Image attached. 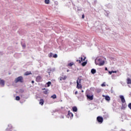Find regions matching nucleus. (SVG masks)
Wrapping results in <instances>:
<instances>
[{"mask_svg": "<svg viewBox=\"0 0 131 131\" xmlns=\"http://www.w3.org/2000/svg\"><path fill=\"white\" fill-rule=\"evenodd\" d=\"M97 120L99 123H102L103 122V117L99 116L97 118Z\"/></svg>", "mask_w": 131, "mask_h": 131, "instance_id": "423d86ee", "label": "nucleus"}, {"mask_svg": "<svg viewBox=\"0 0 131 131\" xmlns=\"http://www.w3.org/2000/svg\"><path fill=\"white\" fill-rule=\"evenodd\" d=\"M22 47H23V48H25V45H24V44H23V45H22Z\"/></svg>", "mask_w": 131, "mask_h": 131, "instance_id": "f704fd0d", "label": "nucleus"}, {"mask_svg": "<svg viewBox=\"0 0 131 131\" xmlns=\"http://www.w3.org/2000/svg\"><path fill=\"white\" fill-rule=\"evenodd\" d=\"M62 118H64V117L62 116Z\"/></svg>", "mask_w": 131, "mask_h": 131, "instance_id": "37998d69", "label": "nucleus"}, {"mask_svg": "<svg viewBox=\"0 0 131 131\" xmlns=\"http://www.w3.org/2000/svg\"><path fill=\"white\" fill-rule=\"evenodd\" d=\"M108 73L110 75L112 74V71H108Z\"/></svg>", "mask_w": 131, "mask_h": 131, "instance_id": "473e14b6", "label": "nucleus"}, {"mask_svg": "<svg viewBox=\"0 0 131 131\" xmlns=\"http://www.w3.org/2000/svg\"><path fill=\"white\" fill-rule=\"evenodd\" d=\"M119 97H120V98L121 100L122 103L124 104V103H125V99H124V96H123V95H120Z\"/></svg>", "mask_w": 131, "mask_h": 131, "instance_id": "0eeeda50", "label": "nucleus"}, {"mask_svg": "<svg viewBox=\"0 0 131 131\" xmlns=\"http://www.w3.org/2000/svg\"><path fill=\"white\" fill-rule=\"evenodd\" d=\"M49 57L50 58H52V57H53V53H50L49 54Z\"/></svg>", "mask_w": 131, "mask_h": 131, "instance_id": "bb28decb", "label": "nucleus"}, {"mask_svg": "<svg viewBox=\"0 0 131 131\" xmlns=\"http://www.w3.org/2000/svg\"><path fill=\"white\" fill-rule=\"evenodd\" d=\"M112 73H117V71H112Z\"/></svg>", "mask_w": 131, "mask_h": 131, "instance_id": "7c9ffc66", "label": "nucleus"}, {"mask_svg": "<svg viewBox=\"0 0 131 131\" xmlns=\"http://www.w3.org/2000/svg\"><path fill=\"white\" fill-rule=\"evenodd\" d=\"M128 86L129 88H131L130 85H128Z\"/></svg>", "mask_w": 131, "mask_h": 131, "instance_id": "4c0bfd02", "label": "nucleus"}, {"mask_svg": "<svg viewBox=\"0 0 131 131\" xmlns=\"http://www.w3.org/2000/svg\"><path fill=\"white\" fill-rule=\"evenodd\" d=\"M44 94H48V90H46V91H44Z\"/></svg>", "mask_w": 131, "mask_h": 131, "instance_id": "2f4dec72", "label": "nucleus"}, {"mask_svg": "<svg viewBox=\"0 0 131 131\" xmlns=\"http://www.w3.org/2000/svg\"><path fill=\"white\" fill-rule=\"evenodd\" d=\"M31 82H32V83H33V80H32V81H31Z\"/></svg>", "mask_w": 131, "mask_h": 131, "instance_id": "a19ab883", "label": "nucleus"}, {"mask_svg": "<svg viewBox=\"0 0 131 131\" xmlns=\"http://www.w3.org/2000/svg\"><path fill=\"white\" fill-rule=\"evenodd\" d=\"M36 81L37 82H40V81H42V78L40 76H38L36 78Z\"/></svg>", "mask_w": 131, "mask_h": 131, "instance_id": "39448f33", "label": "nucleus"}, {"mask_svg": "<svg viewBox=\"0 0 131 131\" xmlns=\"http://www.w3.org/2000/svg\"><path fill=\"white\" fill-rule=\"evenodd\" d=\"M52 82H51V81H49L47 83V86H50V85H51Z\"/></svg>", "mask_w": 131, "mask_h": 131, "instance_id": "4be33fe9", "label": "nucleus"}, {"mask_svg": "<svg viewBox=\"0 0 131 131\" xmlns=\"http://www.w3.org/2000/svg\"><path fill=\"white\" fill-rule=\"evenodd\" d=\"M125 108H126V104H124V105H122V106L121 107V109L123 110L125 109Z\"/></svg>", "mask_w": 131, "mask_h": 131, "instance_id": "a211bd4d", "label": "nucleus"}, {"mask_svg": "<svg viewBox=\"0 0 131 131\" xmlns=\"http://www.w3.org/2000/svg\"><path fill=\"white\" fill-rule=\"evenodd\" d=\"M12 126L11 124L8 125V129H11V128H12Z\"/></svg>", "mask_w": 131, "mask_h": 131, "instance_id": "b1692460", "label": "nucleus"}, {"mask_svg": "<svg viewBox=\"0 0 131 131\" xmlns=\"http://www.w3.org/2000/svg\"><path fill=\"white\" fill-rule=\"evenodd\" d=\"M87 62L86 61H84L83 63H82V66H85V65H86Z\"/></svg>", "mask_w": 131, "mask_h": 131, "instance_id": "5701e85b", "label": "nucleus"}, {"mask_svg": "<svg viewBox=\"0 0 131 131\" xmlns=\"http://www.w3.org/2000/svg\"><path fill=\"white\" fill-rule=\"evenodd\" d=\"M82 19H84V14H83L82 15Z\"/></svg>", "mask_w": 131, "mask_h": 131, "instance_id": "72a5a7b5", "label": "nucleus"}, {"mask_svg": "<svg viewBox=\"0 0 131 131\" xmlns=\"http://www.w3.org/2000/svg\"><path fill=\"white\" fill-rule=\"evenodd\" d=\"M101 86H106V85L105 84V82L101 84Z\"/></svg>", "mask_w": 131, "mask_h": 131, "instance_id": "c85d7f7f", "label": "nucleus"}, {"mask_svg": "<svg viewBox=\"0 0 131 131\" xmlns=\"http://www.w3.org/2000/svg\"><path fill=\"white\" fill-rule=\"evenodd\" d=\"M29 74H30V72H27L25 73V75H29Z\"/></svg>", "mask_w": 131, "mask_h": 131, "instance_id": "a878e982", "label": "nucleus"}, {"mask_svg": "<svg viewBox=\"0 0 131 131\" xmlns=\"http://www.w3.org/2000/svg\"><path fill=\"white\" fill-rule=\"evenodd\" d=\"M128 108H129V109H131V103H129L128 105Z\"/></svg>", "mask_w": 131, "mask_h": 131, "instance_id": "c756f323", "label": "nucleus"}, {"mask_svg": "<svg viewBox=\"0 0 131 131\" xmlns=\"http://www.w3.org/2000/svg\"><path fill=\"white\" fill-rule=\"evenodd\" d=\"M45 3L46 5H49L50 4V0H45Z\"/></svg>", "mask_w": 131, "mask_h": 131, "instance_id": "aec40b11", "label": "nucleus"}, {"mask_svg": "<svg viewBox=\"0 0 131 131\" xmlns=\"http://www.w3.org/2000/svg\"><path fill=\"white\" fill-rule=\"evenodd\" d=\"M95 64L98 66H103L105 64V60L103 57H98L95 59Z\"/></svg>", "mask_w": 131, "mask_h": 131, "instance_id": "f257e3e1", "label": "nucleus"}, {"mask_svg": "<svg viewBox=\"0 0 131 131\" xmlns=\"http://www.w3.org/2000/svg\"><path fill=\"white\" fill-rule=\"evenodd\" d=\"M86 97L89 100H93L94 99V95H87Z\"/></svg>", "mask_w": 131, "mask_h": 131, "instance_id": "9d476101", "label": "nucleus"}, {"mask_svg": "<svg viewBox=\"0 0 131 131\" xmlns=\"http://www.w3.org/2000/svg\"><path fill=\"white\" fill-rule=\"evenodd\" d=\"M102 97H104L106 101H110V97L109 96L102 95Z\"/></svg>", "mask_w": 131, "mask_h": 131, "instance_id": "f8f14e48", "label": "nucleus"}, {"mask_svg": "<svg viewBox=\"0 0 131 131\" xmlns=\"http://www.w3.org/2000/svg\"><path fill=\"white\" fill-rule=\"evenodd\" d=\"M83 92H84L83 90H82V91H81V92H82V93H83Z\"/></svg>", "mask_w": 131, "mask_h": 131, "instance_id": "79ce46f5", "label": "nucleus"}, {"mask_svg": "<svg viewBox=\"0 0 131 131\" xmlns=\"http://www.w3.org/2000/svg\"><path fill=\"white\" fill-rule=\"evenodd\" d=\"M43 90H46V89H43Z\"/></svg>", "mask_w": 131, "mask_h": 131, "instance_id": "c03bdc74", "label": "nucleus"}, {"mask_svg": "<svg viewBox=\"0 0 131 131\" xmlns=\"http://www.w3.org/2000/svg\"><path fill=\"white\" fill-rule=\"evenodd\" d=\"M112 77L113 79L114 78V76H113V75L112 76Z\"/></svg>", "mask_w": 131, "mask_h": 131, "instance_id": "58836bf2", "label": "nucleus"}, {"mask_svg": "<svg viewBox=\"0 0 131 131\" xmlns=\"http://www.w3.org/2000/svg\"><path fill=\"white\" fill-rule=\"evenodd\" d=\"M43 103H45V101L43 100V99H40L39 101L40 105H41V106H42V105H43Z\"/></svg>", "mask_w": 131, "mask_h": 131, "instance_id": "4468645a", "label": "nucleus"}, {"mask_svg": "<svg viewBox=\"0 0 131 131\" xmlns=\"http://www.w3.org/2000/svg\"><path fill=\"white\" fill-rule=\"evenodd\" d=\"M73 111L74 112H77V107L76 106H74L72 108Z\"/></svg>", "mask_w": 131, "mask_h": 131, "instance_id": "2eb2a0df", "label": "nucleus"}, {"mask_svg": "<svg viewBox=\"0 0 131 131\" xmlns=\"http://www.w3.org/2000/svg\"><path fill=\"white\" fill-rule=\"evenodd\" d=\"M67 78V76H62L61 77H60L59 79L60 80H66V79Z\"/></svg>", "mask_w": 131, "mask_h": 131, "instance_id": "9b49d317", "label": "nucleus"}, {"mask_svg": "<svg viewBox=\"0 0 131 131\" xmlns=\"http://www.w3.org/2000/svg\"><path fill=\"white\" fill-rule=\"evenodd\" d=\"M74 63H73V62H71V63H69V64H68V66H69V67H71V66H73V65H74Z\"/></svg>", "mask_w": 131, "mask_h": 131, "instance_id": "412c9836", "label": "nucleus"}, {"mask_svg": "<svg viewBox=\"0 0 131 131\" xmlns=\"http://www.w3.org/2000/svg\"><path fill=\"white\" fill-rule=\"evenodd\" d=\"M14 82L15 83H18V82H20V83L23 82V77L19 76L15 78L14 80Z\"/></svg>", "mask_w": 131, "mask_h": 131, "instance_id": "7ed1b4c3", "label": "nucleus"}, {"mask_svg": "<svg viewBox=\"0 0 131 131\" xmlns=\"http://www.w3.org/2000/svg\"><path fill=\"white\" fill-rule=\"evenodd\" d=\"M91 73H92V74H95V73H96V70L94 69H92L91 70Z\"/></svg>", "mask_w": 131, "mask_h": 131, "instance_id": "f3484780", "label": "nucleus"}, {"mask_svg": "<svg viewBox=\"0 0 131 131\" xmlns=\"http://www.w3.org/2000/svg\"><path fill=\"white\" fill-rule=\"evenodd\" d=\"M127 84H131V79L130 78H127Z\"/></svg>", "mask_w": 131, "mask_h": 131, "instance_id": "ddd939ff", "label": "nucleus"}, {"mask_svg": "<svg viewBox=\"0 0 131 131\" xmlns=\"http://www.w3.org/2000/svg\"><path fill=\"white\" fill-rule=\"evenodd\" d=\"M77 89H78V90H81V89H82V85L81 84V79L78 78L77 80Z\"/></svg>", "mask_w": 131, "mask_h": 131, "instance_id": "f03ea898", "label": "nucleus"}, {"mask_svg": "<svg viewBox=\"0 0 131 131\" xmlns=\"http://www.w3.org/2000/svg\"><path fill=\"white\" fill-rule=\"evenodd\" d=\"M79 59L77 60V62H79V63H81L83 61H85V59H86V57H84V59L82 57L79 58Z\"/></svg>", "mask_w": 131, "mask_h": 131, "instance_id": "20e7f679", "label": "nucleus"}, {"mask_svg": "<svg viewBox=\"0 0 131 131\" xmlns=\"http://www.w3.org/2000/svg\"><path fill=\"white\" fill-rule=\"evenodd\" d=\"M0 85L4 88L5 86V81L0 79Z\"/></svg>", "mask_w": 131, "mask_h": 131, "instance_id": "6e6552de", "label": "nucleus"}, {"mask_svg": "<svg viewBox=\"0 0 131 131\" xmlns=\"http://www.w3.org/2000/svg\"><path fill=\"white\" fill-rule=\"evenodd\" d=\"M68 115H69V116H70V117H73V114H72V113L70 112V111L68 112Z\"/></svg>", "mask_w": 131, "mask_h": 131, "instance_id": "dca6fc26", "label": "nucleus"}, {"mask_svg": "<svg viewBox=\"0 0 131 131\" xmlns=\"http://www.w3.org/2000/svg\"><path fill=\"white\" fill-rule=\"evenodd\" d=\"M15 100H16V101H19V100H20V97L16 96L15 98Z\"/></svg>", "mask_w": 131, "mask_h": 131, "instance_id": "393cba45", "label": "nucleus"}, {"mask_svg": "<svg viewBox=\"0 0 131 131\" xmlns=\"http://www.w3.org/2000/svg\"><path fill=\"white\" fill-rule=\"evenodd\" d=\"M51 98H52V99H57V96L55 94H54L51 96Z\"/></svg>", "mask_w": 131, "mask_h": 131, "instance_id": "6ab92c4d", "label": "nucleus"}, {"mask_svg": "<svg viewBox=\"0 0 131 131\" xmlns=\"http://www.w3.org/2000/svg\"><path fill=\"white\" fill-rule=\"evenodd\" d=\"M54 71H55V68H50L48 69L47 72L49 73L50 75V73H51V72H54Z\"/></svg>", "mask_w": 131, "mask_h": 131, "instance_id": "1a4fd4ad", "label": "nucleus"}, {"mask_svg": "<svg viewBox=\"0 0 131 131\" xmlns=\"http://www.w3.org/2000/svg\"><path fill=\"white\" fill-rule=\"evenodd\" d=\"M53 58H57L58 57V55L57 54H54L53 56Z\"/></svg>", "mask_w": 131, "mask_h": 131, "instance_id": "cd10ccee", "label": "nucleus"}, {"mask_svg": "<svg viewBox=\"0 0 131 131\" xmlns=\"http://www.w3.org/2000/svg\"><path fill=\"white\" fill-rule=\"evenodd\" d=\"M67 71V72H69V70H68Z\"/></svg>", "mask_w": 131, "mask_h": 131, "instance_id": "ea45409f", "label": "nucleus"}, {"mask_svg": "<svg viewBox=\"0 0 131 131\" xmlns=\"http://www.w3.org/2000/svg\"><path fill=\"white\" fill-rule=\"evenodd\" d=\"M105 70L107 71V70H108V69L107 68H105Z\"/></svg>", "mask_w": 131, "mask_h": 131, "instance_id": "e433bc0d", "label": "nucleus"}, {"mask_svg": "<svg viewBox=\"0 0 131 131\" xmlns=\"http://www.w3.org/2000/svg\"><path fill=\"white\" fill-rule=\"evenodd\" d=\"M77 93H78L77 91H76L75 93V95H77Z\"/></svg>", "mask_w": 131, "mask_h": 131, "instance_id": "c9c22d12", "label": "nucleus"}]
</instances>
